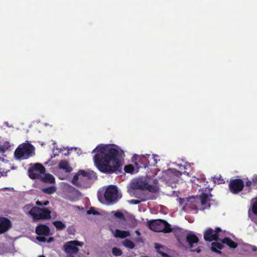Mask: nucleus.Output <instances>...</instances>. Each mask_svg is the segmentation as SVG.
<instances>
[{
    "label": "nucleus",
    "mask_w": 257,
    "mask_h": 257,
    "mask_svg": "<svg viewBox=\"0 0 257 257\" xmlns=\"http://www.w3.org/2000/svg\"><path fill=\"white\" fill-rule=\"evenodd\" d=\"M96 153L93 160L98 170L103 173H112L121 169L124 152L115 145L100 144L92 151Z\"/></svg>",
    "instance_id": "obj_1"
},
{
    "label": "nucleus",
    "mask_w": 257,
    "mask_h": 257,
    "mask_svg": "<svg viewBox=\"0 0 257 257\" xmlns=\"http://www.w3.org/2000/svg\"><path fill=\"white\" fill-rule=\"evenodd\" d=\"M212 196L207 194L202 193L199 196H192L191 197L179 198L177 199L181 210L186 212L196 210L198 205L201 204L200 210H204L209 208L210 198Z\"/></svg>",
    "instance_id": "obj_2"
},
{
    "label": "nucleus",
    "mask_w": 257,
    "mask_h": 257,
    "mask_svg": "<svg viewBox=\"0 0 257 257\" xmlns=\"http://www.w3.org/2000/svg\"><path fill=\"white\" fill-rule=\"evenodd\" d=\"M115 186L110 185L105 189H100L97 193L99 201L103 204L110 205L116 203L121 198Z\"/></svg>",
    "instance_id": "obj_3"
},
{
    "label": "nucleus",
    "mask_w": 257,
    "mask_h": 257,
    "mask_svg": "<svg viewBox=\"0 0 257 257\" xmlns=\"http://www.w3.org/2000/svg\"><path fill=\"white\" fill-rule=\"evenodd\" d=\"M177 240L180 246L183 248H193L197 246L196 248L192 249L191 251L197 253L201 251V246L199 245V239L193 232H183L181 235L177 236Z\"/></svg>",
    "instance_id": "obj_4"
},
{
    "label": "nucleus",
    "mask_w": 257,
    "mask_h": 257,
    "mask_svg": "<svg viewBox=\"0 0 257 257\" xmlns=\"http://www.w3.org/2000/svg\"><path fill=\"white\" fill-rule=\"evenodd\" d=\"M147 189L148 190L144 191V193L146 195L145 198L142 199V201H145L147 200H153L156 198L155 195L152 194V192H156L158 191V188L155 186L149 185L146 181L142 179H135L132 181L130 185V188L128 191L130 194L134 193L136 190H143Z\"/></svg>",
    "instance_id": "obj_5"
},
{
    "label": "nucleus",
    "mask_w": 257,
    "mask_h": 257,
    "mask_svg": "<svg viewBox=\"0 0 257 257\" xmlns=\"http://www.w3.org/2000/svg\"><path fill=\"white\" fill-rule=\"evenodd\" d=\"M96 178V174L93 171H85L81 170L74 176L72 183L76 186L88 188L90 186L92 181Z\"/></svg>",
    "instance_id": "obj_6"
},
{
    "label": "nucleus",
    "mask_w": 257,
    "mask_h": 257,
    "mask_svg": "<svg viewBox=\"0 0 257 257\" xmlns=\"http://www.w3.org/2000/svg\"><path fill=\"white\" fill-rule=\"evenodd\" d=\"M217 230V241L211 244V249L212 251L220 253V251L217 250V248L221 249L223 247V244H226L230 248H235L237 244L228 237L229 233L225 231H222L219 227L216 228Z\"/></svg>",
    "instance_id": "obj_7"
},
{
    "label": "nucleus",
    "mask_w": 257,
    "mask_h": 257,
    "mask_svg": "<svg viewBox=\"0 0 257 257\" xmlns=\"http://www.w3.org/2000/svg\"><path fill=\"white\" fill-rule=\"evenodd\" d=\"M35 147L27 141L19 146L15 151V157L17 160H25L35 155Z\"/></svg>",
    "instance_id": "obj_8"
},
{
    "label": "nucleus",
    "mask_w": 257,
    "mask_h": 257,
    "mask_svg": "<svg viewBox=\"0 0 257 257\" xmlns=\"http://www.w3.org/2000/svg\"><path fill=\"white\" fill-rule=\"evenodd\" d=\"M149 228L155 232H170L172 229L170 225L163 220H156L148 222Z\"/></svg>",
    "instance_id": "obj_9"
},
{
    "label": "nucleus",
    "mask_w": 257,
    "mask_h": 257,
    "mask_svg": "<svg viewBox=\"0 0 257 257\" xmlns=\"http://www.w3.org/2000/svg\"><path fill=\"white\" fill-rule=\"evenodd\" d=\"M164 173V177L167 184L172 188L176 187V182L182 174L181 172L175 169H169Z\"/></svg>",
    "instance_id": "obj_10"
},
{
    "label": "nucleus",
    "mask_w": 257,
    "mask_h": 257,
    "mask_svg": "<svg viewBox=\"0 0 257 257\" xmlns=\"http://www.w3.org/2000/svg\"><path fill=\"white\" fill-rule=\"evenodd\" d=\"M64 197L71 201H75L81 196V193L73 186L66 184L63 191Z\"/></svg>",
    "instance_id": "obj_11"
},
{
    "label": "nucleus",
    "mask_w": 257,
    "mask_h": 257,
    "mask_svg": "<svg viewBox=\"0 0 257 257\" xmlns=\"http://www.w3.org/2000/svg\"><path fill=\"white\" fill-rule=\"evenodd\" d=\"M36 232L38 235L36 237L37 240L39 242H51L53 240V238L49 237L48 239L46 236H48L50 232L49 228L45 225H40L36 229Z\"/></svg>",
    "instance_id": "obj_12"
},
{
    "label": "nucleus",
    "mask_w": 257,
    "mask_h": 257,
    "mask_svg": "<svg viewBox=\"0 0 257 257\" xmlns=\"http://www.w3.org/2000/svg\"><path fill=\"white\" fill-rule=\"evenodd\" d=\"M28 176L32 179H39L45 172V167L40 163H35L28 169Z\"/></svg>",
    "instance_id": "obj_13"
},
{
    "label": "nucleus",
    "mask_w": 257,
    "mask_h": 257,
    "mask_svg": "<svg viewBox=\"0 0 257 257\" xmlns=\"http://www.w3.org/2000/svg\"><path fill=\"white\" fill-rule=\"evenodd\" d=\"M83 242L77 240H72L66 242L63 246L64 250L67 254L76 253L79 251L77 246L82 247Z\"/></svg>",
    "instance_id": "obj_14"
},
{
    "label": "nucleus",
    "mask_w": 257,
    "mask_h": 257,
    "mask_svg": "<svg viewBox=\"0 0 257 257\" xmlns=\"http://www.w3.org/2000/svg\"><path fill=\"white\" fill-rule=\"evenodd\" d=\"M34 210L35 211L33 217L34 220L48 219L51 218V211L46 208L41 209L36 207Z\"/></svg>",
    "instance_id": "obj_15"
},
{
    "label": "nucleus",
    "mask_w": 257,
    "mask_h": 257,
    "mask_svg": "<svg viewBox=\"0 0 257 257\" xmlns=\"http://www.w3.org/2000/svg\"><path fill=\"white\" fill-rule=\"evenodd\" d=\"M244 187V183L241 179H236L232 180L229 184V188L231 192L237 194L241 191Z\"/></svg>",
    "instance_id": "obj_16"
},
{
    "label": "nucleus",
    "mask_w": 257,
    "mask_h": 257,
    "mask_svg": "<svg viewBox=\"0 0 257 257\" xmlns=\"http://www.w3.org/2000/svg\"><path fill=\"white\" fill-rule=\"evenodd\" d=\"M204 238L205 240L211 241L215 240L217 241V230H213L211 228H208L204 234Z\"/></svg>",
    "instance_id": "obj_17"
},
{
    "label": "nucleus",
    "mask_w": 257,
    "mask_h": 257,
    "mask_svg": "<svg viewBox=\"0 0 257 257\" xmlns=\"http://www.w3.org/2000/svg\"><path fill=\"white\" fill-rule=\"evenodd\" d=\"M11 227V222L7 218L0 217V234L6 232Z\"/></svg>",
    "instance_id": "obj_18"
},
{
    "label": "nucleus",
    "mask_w": 257,
    "mask_h": 257,
    "mask_svg": "<svg viewBox=\"0 0 257 257\" xmlns=\"http://www.w3.org/2000/svg\"><path fill=\"white\" fill-rule=\"evenodd\" d=\"M58 167L60 169L63 170L67 173H70L73 170L72 168L70 166L68 162L66 160L60 161Z\"/></svg>",
    "instance_id": "obj_19"
},
{
    "label": "nucleus",
    "mask_w": 257,
    "mask_h": 257,
    "mask_svg": "<svg viewBox=\"0 0 257 257\" xmlns=\"http://www.w3.org/2000/svg\"><path fill=\"white\" fill-rule=\"evenodd\" d=\"M130 232L128 231L121 230L119 229H116L114 233V236L115 237L120 238H124L130 236Z\"/></svg>",
    "instance_id": "obj_20"
},
{
    "label": "nucleus",
    "mask_w": 257,
    "mask_h": 257,
    "mask_svg": "<svg viewBox=\"0 0 257 257\" xmlns=\"http://www.w3.org/2000/svg\"><path fill=\"white\" fill-rule=\"evenodd\" d=\"M42 181L45 183L54 184L55 179L54 177L50 174H46L43 177L40 178Z\"/></svg>",
    "instance_id": "obj_21"
},
{
    "label": "nucleus",
    "mask_w": 257,
    "mask_h": 257,
    "mask_svg": "<svg viewBox=\"0 0 257 257\" xmlns=\"http://www.w3.org/2000/svg\"><path fill=\"white\" fill-rule=\"evenodd\" d=\"M35 207H32L30 204H28L23 207V210L26 213L30 214L33 217L35 211L34 210Z\"/></svg>",
    "instance_id": "obj_22"
},
{
    "label": "nucleus",
    "mask_w": 257,
    "mask_h": 257,
    "mask_svg": "<svg viewBox=\"0 0 257 257\" xmlns=\"http://www.w3.org/2000/svg\"><path fill=\"white\" fill-rule=\"evenodd\" d=\"M122 244L126 247L130 249H133L135 247V243L131 240L125 239L122 242Z\"/></svg>",
    "instance_id": "obj_23"
},
{
    "label": "nucleus",
    "mask_w": 257,
    "mask_h": 257,
    "mask_svg": "<svg viewBox=\"0 0 257 257\" xmlns=\"http://www.w3.org/2000/svg\"><path fill=\"white\" fill-rule=\"evenodd\" d=\"M42 190L43 192L45 193L51 194L54 193L56 191V188L54 186H51L50 187L43 188Z\"/></svg>",
    "instance_id": "obj_24"
},
{
    "label": "nucleus",
    "mask_w": 257,
    "mask_h": 257,
    "mask_svg": "<svg viewBox=\"0 0 257 257\" xmlns=\"http://www.w3.org/2000/svg\"><path fill=\"white\" fill-rule=\"evenodd\" d=\"M53 225L58 230H62L66 227L64 223L60 221H55L53 222Z\"/></svg>",
    "instance_id": "obj_25"
},
{
    "label": "nucleus",
    "mask_w": 257,
    "mask_h": 257,
    "mask_svg": "<svg viewBox=\"0 0 257 257\" xmlns=\"http://www.w3.org/2000/svg\"><path fill=\"white\" fill-rule=\"evenodd\" d=\"M155 247L156 249L157 250L158 252L160 253L163 256L166 257L167 256V254L164 252L163 251V247L161 245L158 243H155Z\"/></svg>",
    "instance_id": "obj_26"
},
{
    "label": "nucleus",
    "mask_w": 257,
    "mask_h": 257,
    "mask_svg": "<svg viewBox=\"0 0 257 257\" xmlns=\"http://www.w3.org/2000/svg\"><path fill=\"white\" fill-rule=\"evenodd\" d=\"M124 171L129 173H134L135 171V167L132 165H128L124 167Z\"/></svg>",
    "instance_id": "obj_27"
},
{
    "label": "nucleus",
    "mask_w": 257,
    "mask_h": 257,
    "mask_svg": "<svg viewBox=\"0 0 257 257\" xmlns=\"http://www.w3.org/2000/svg\"><path fill=\"white\" fill-rule=\"evenodd\" d=\"M213 180L214 183H217L218 184H221L223 182V179L221 178L220 175L214 176L213 177Z\"/></svg>",
    "instance_id": "obj_28"
},
{
    "label": "nucleus",
    "mask_w": 257,
    "mask_h": 257,
    "mask_svg": "<svg viewBox=\"0 0 257 257\" xmlns=\"http://www.w3.org/2000/svg\"><path fill=\"white\" fill-rule=\"evenodd\" d=\"M10 147V145L9 142H6L5 143V144L3 145L0 146V153L1 152H5L6 151H7L9 148Z\"/></svg>",
    "instance_id": "obj_29"
},
{
    "label": "nucleus",
    "mask_w": 257,
    "mask_h": 257,
    "mask_svg": "<svg viewBox=\"0 0 257 257\" xmlns=\"http://www.w3.org/2000/svg\"><path fill=\"white\" fill-rule=\"evenodd\" d=\"M252 211L254 214L257 215V198L252 200Z\"/></svg>",
    "instance_id": "obj_30"
},
{
    "label": "nucleus",
    "mask_w": 257,
    "mask_h": 257,
    "mask_svg": "<svg viewBox=\"0 0 257 257\" xmlns=\"http://www.w3.org/2000/svg\"><path fill=\"white\" fill-rule=\"evenodd\" d=\"M112 253L115 256H119L122 254L121 250L117 247H113L112 249Z\"/></svg>",
    "instance_id": "obj_31"
},
{
    "label": "nucleus",
    "mask_w": 257,
    "mask_h": 257,
    "mask_svg": "<svg viewBox=\"0 0 257 257\" xmlns=\"http://www.w3.org/2000/svg\"><path fill=\"white\" fill-rule=\"evenodd\" d=\"M175 164H176V166H178L179 167V168L180 169H181V170L183 169H187L188 167L190 166V165L189 164H188L187 163H186V165L184 166H183L181 164H177V163H175Z\"/></svg>",
    "instance_id": "obj_32"
},
{
    "label": "nucleus",
    "mask_w": 257,
    "mask_h": 257,
    "mask_svg": "<svg viewBox=\"0 0 257 257\" xmlns=\"http://www.w3.org/2000/svg\"><path fill=\"white\" fill-rule=\"evenodd\" d=\"M61 152V150L57 148H55V147H54V149H53V155L51 156V159L53 158H55L56 156H57V152Z\"/></svg>",
    "instance_id": "obj_33"
},
{
    "label": "nucleus",
    "mask_w": 257,
    "mask_h": 257,
    "mask_svg": "<svg viewBox=\"0 0 257 257\" xmlns=\"http://www.w3.org/2000/svg\"><path fill=\"white\" fill-rule=\"evenodd\" d=\"M87 214H97L98 212L93 208H90L89 210L87 211Z\"/></svg>",
    "instance_id": "obj_34"
},
{
    "label": "nucleus",
    "mask_w": 257,
    "mask_h": 257,
    "mask_svg": "<svg viewBox=\"0 0 257 257\" xmlns=\"http://www.w3.org/2000/svg\"><path fill=\"white\" fill-rule=\"evenodd\" d=\"M114 216L118 218L121 219L123 218V214L119 211H116L114 212Z\"/></svg>",
    "instance_id": "obj_35"
},
{
    "label": "nucleus",
    "mask_w": 257,
    "mask_h": 257,
    "mask_svg": "<svg viewBox=\"0 0 257 257\" xmlns=\"http://www.w3.org/2000/svg\"><path fill=\"white\" fill-rule=\"evenodd\" d=\"M252 184L254 186L257 185V175L254 176L252 178Z\"/></svg>",
    "instance_id": "obj_36"
},
{
    "label": "nucleus",
    "mask_w": 257,
    "mask_h": 257,
    "mask_svg": "<svg viewBox=\"0 0 257 257\" xmlns=\"http://www.w3.org/2000/svg\"><path fill=\"white\" fill-rule=\"evenodd\" d=\"M141 201H142L141 200ZM130 202L131 204H139L140 202V201L133 199V200H131L130 201Z\"/></svg>",
    "instance_id": "obj_37"
},
{
    "label": "nucleus",
    "mask_w": 257,
    "mask_h": 257,
    "mask_svg": "<svg viewBox=\"0 0 257 257\" xmlns=\"http://www.w3.org/2000/svg\"><path fill=\"white\" fill-rule=\"evenodd\" d=\"M9 171V170H8L6 172H5L4 170L2 171V169L0 168V174L1 175V176H6L7 172Z\"/></svg>",
    "instance_id": "obj_38"
},
{
    "label": "nucleus",
    "mask_w": 257,
    "mask_h": 257,
    "mask_svg": "<svg viewBox=\"0 0 257 257\" xmlns=\"http://www.w3.org/2000/svg\"><path fill=\"white\" fill-rule=\"evenodd\" d=\"M252 184V181H248L246 182V186L250 187Z\"/></svg>",
    "instance_id": "obj_39"
},
{
    "label": "nucleus",
    "mask_w": 257,
    "mask_h": 257,
    "mask_svg": "<svg viewBox=\"0 0 257 257\" xmlns=\"http://www.w3.org/2000/svg\"><path fill=\"white\" fill-rule=\"evenodd\" d=\"M158 157V155H154V162H155V164H156L158 162V160L156 158Z\"/></svg>",
    "instance_id": "obj_40"
},
{
    "label": "nucleus",
    "mask_w": 257,
    "mask_h": 257,
    "mask_svg": "<svg viewBox=\"0 0 257 257\" xmlns=\"http://www.w3.org/2000/svg\"><path fill=\"white\" fill-rule=\"evenodd\" d=\"M36 204L39 206H43V203L40 201H37L36 202Z\"/></svg>",
    "instance_id": "obj_41"
},
{
    "label": "nucleus",
    "mask_w": 257,
    "mask_h": 257,
    "mask_svg": "<svg viewBox=\"0 0 257 257\" xmlns=\"http://www.w3.org/2000/svg\"><path fill=\"white\" fill-rule=\"evenodd\" d=\"M49 203L48 201H45L43 203V206H47Z\"/></svg>",
    "instance_id": "obj_42"
},
{
    "label": "nucleus",
    "mask_w": 257,
    "mask_h": 257,
    "mask_svg": "<svg viewBox=\"0 0 257 257\" xmlns=\"http://www.w3.org/2000/svg\"><path fill=\"white\" fill-rule=\"evenodd\" d=\"M136 241L138 242H142V238L140 237H139L136 239Z\"/></svg>",
    "instance_id": "obj_43"
},
{
    "label": "nucleus",
    "mask_w": 257,
    "mask_h": 257,
    "mask_svg": "<svg viewBox=\"0 0 257 257\" xmlns=\"http://www.w3.org/2000/svg\"><path fill=\"white\" fill-rule=\"evenodd\" d=\"M135 233L138 235V236H140L141 235V233L139 231V230H136L135 231Z\"/></svg>",
    "instance_id": "obj_44"
},
{
    "label": "nucleus",
    "mask_w": 257,
    "mask_h": 257,
    "mask_svg": "<svg viewBox=\"0 0 257 257\" xmlns=\"http://www.w3.org/2000/svg\"><path fill=\"white\" fill-rule=\"evenodd\" d=\"M66 257H74L72 254H67Z\"/></svg>",
    "instance_id": "obj_45"
},
{
    "label": "nucleus",
    "mask_w": 257,
    "mask_h": 257,
    "mask_svg": "<svg viewBox=\"0 0 257 257\" xmlns=\"http://www.w3.org/2000/svg\"><path fill=\"white\" fill-rule=\"evenodd\" d=\"M4 124H5L6 125H7L8 127H11V126H10V125H9V123H8V122H7V121L5 122H4Z\"/></svg>",
    "instance_id": "obj_46"
},
{
    "label": "nucleus",
    "mask_w": 257,
    "mask_h": 257,
    "mask_svg": "<svg viewBox=\"0 0 257 257\" xmlns=\"http://www.w3.org/2000/svg\"><path fill=\"white\" fill-rule=\"evenodd\" d=\"M252 248L253 251H257V248L255 246H252Z\"/></svg>",
    "instance_id": "obj_47"
},
{
    "label": "nucleus",
    "mask_w": 257,
    "mask_h": 257,
    "mask_svg": "<svg viewBox=\"0 0 257 257\" xmlns=\"http://www.w3.org/2000/svg\"><path fill=\"white\" fill-rule=\"evenodd\" d=\"M0 161H2V162H4L5 161L4 158V157H0Z\"/></svg>",
    "instance_id": "obj_48"
},
{
    "label": "nucleus",
    "mask_w": 257,
    "mask_h": 257,
    "mask_svg": "<svg viewBox=\"0 0 257 257\" xmlns=\"http://www.w3.org/2000/svg\"><path fill=\"white\" fill-rule=\"evenodd\" d=\"M183 173H184V174H186L187 176H188V175H189V173H188V172H184Z\"/></svg>",
    "instance_id": "obj_49"
},
{
    "label": "nucleus",
    "mask_w": 257,
    "mask_h": 257,
    "mask_svg": "<svg viewBox=\"0 0 257 257\" xmlns=\"http://www.w3.org/2000/svg\"><path fill=\"white\" fill-rule=\"evenodd\" d=\"M248 215H249V216L250 217V211H249V210L248 211Z\"/></svg>",
    "instance_id": "obj_50"
},
{
    "label": "nucleus",
    "mask_w": 257,
    "mask_h": 257,
    "mask_svg": "<svg viewBox=\"0 0 257 257\" xmlns=\"http://www.w3.org/2000/svg\"><path fill=\"white\" fill-rule=\"evenodd\" d=\"M39 257H45V256L44 255H40Z\"/></svg>",
    "instance_id": "obj_51"
}]
</instances>
